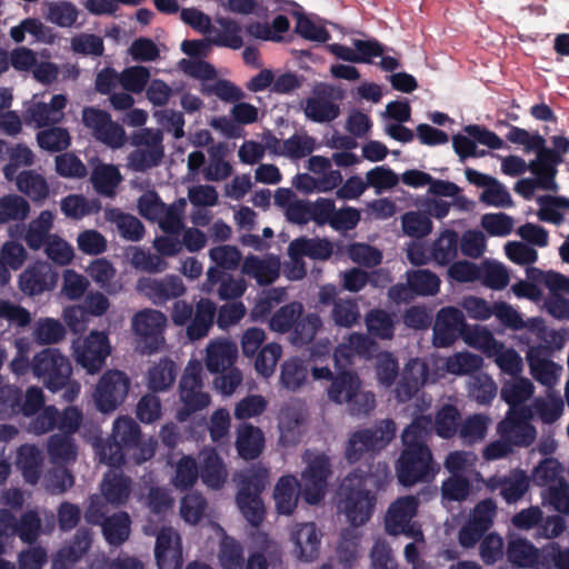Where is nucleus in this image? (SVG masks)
Wrapping results in <instances>:
<instances>
[{
	"mask_svg": "<svg viewBox=\"0 0 569 569\" xmlns=\"http://www.w3.org/2000/svg\"><path fill=\"white\" fill-rule=\"evenodd\" d=\"M360 379L351 370L337 373L328 388V397L336 403H348L352 416L368 415L375 409L376 399L372 392H359Z\"/></svg>",
	"mask_w": 569,
	"mask_h": 569,
	"instance_id": "20e7f679",
	"label": "nucleus"
},
{
	"mask_svg": "<svg viewBox=\"0 0 569 569\" xmlns=\"http://www.w3.org/2000/svg\"><path fill=\"white\" fill-rule=\"evenodd\" d=\"M64 326L53 318H40L33 328V339L38 345H54L66 336Z\"/></svg>",
	"mask_w": 569,
	"mask_h": 569,
	"instance_id": "3c124183",
	"label": "nucleus"
},
{
	"mask_svg": "<svg viewBox=\"0 0 569 569\" xmlns=\"http://www.w3.org/2000/svg\"><path fill=\"white\" fill-rule=\"evenodd\" d=\"M288 251L297 258L308 257L313 260H328L332 256L333 247L327 238L300 237L289 243Z\"/></svg>",
	"mask_w": 569,
	"mask_h": 569,
	"instance_id": "a878e982",
	"label": "nucleus"
},
{
	"mask_svg": "<svg viewBox=\"0 0 569 569\" xmlns=\"http://www.w3.org/2000/svg\"><path fill=\"white\" fill-rule=\"evenodd\" d=\"M533 392V385L526 378L515 377L512 381H506L501 387V399L509 405V409H519L518 405L528 400Z\"/></svg>",
	"mask_w": 569,
	"mask_h": 569,
	"instance_id": "09e8293b",
	"label": "nucleus"
},
{
	"mask_svg": "<svg viewBox=\"0 0 569 569\" xmlns=\"http://www.w3.org/2000/svg\"><path fill=\"white\" fill-rule=\"evenodd\" d=\"M236 449L243 460L257 459L264 449V435L262 430L251 423L239 426L236 439Z\"/></svg>",
	"mask_w": 569,
	"mask_h": 569,
	"instance_id": "412c9836",
	"label": "nucleus"
},
{
	"mask_svg": "<svg viewBox=\"0 0 569 569\" xmlns=\"http://www.w3.org/2000/svg\"><path fill=\"white\" fill-rule=\"evenodd\" d=\"M418 511V500L413 496L398 498L386 513L385 528L391 536L409 532L410 522Z\"/></svg>",
	"mask_w": 569,
	"mask_h": 569,
	"instance_id": "6ab92c4d",
	"label": "nucleus"
},
{
	"mask_svg": "<svg viewBox=\"0 0 569 569\" xmlns=\"http://www.w3.org/2000/svg\"><path fill=\"white\" fill-rule=\"evenodd\" d=\"M41 531V519L36 510L23 512L19 520L14 517L13 536L26 543H33Z\"/></svg>",
	"mask_w": 569,
	"mask_h": 569,
	"instance_id": "4d7b16f0",
	"label": "nucleus"
},
{
	"mask_svg": "<svg viewBox=\"0 0 569 569\" xmlns=\"http://www.w3.org/2000/svg\"><path fill=\"white\" fill-rule=\"evenodd\" d=\"M337 99H341V94H336L333 86L318 83L312 89V97L305 100L303 112L313 122H331L340 114L339 104L335 102Z\"/></svg>",
	"mask_w": 569,
	"mask_h": 569,
	"instance_id": "9b49d317",
	"label": "nucleus"
},
{
	"mask_svg": "<svg viewBox=\"0 0 569 569\" xmlns=\"http://www.w3.org/2000/svg\"><path fill=\"white\" fill-rule=\"evenodd\" d=\"M43 129L37 133V142L43 150L58 152L68 149L71 138L67 129L61 127Z\"/></svg>",
	"mask_w": 569,
	"mask_h": 569,
	"instance_id": "5fc2aeb1",
	"label": "nucleus"
},
{
	"mask_svg": "<svg viewBox=\"0 0 569 569\" xmlns=\"http://www.w3.org/2000/svg\"><path fill=\"white\" fill-rule=\"evenodd\" d=\"M321 327L322 320L318 313H302L289 331L291 345L300 348L311 343Z\"/></svg>",
	"mask_w": 569,
	"mask_h": 569,
	"instance_id": "473e14b6",
	"label": "nucleus"
},
{
	"mask_svg": "<svg viewBox=\"0 0 569 569\" xmlns=\"http://www.w3.org/2000/svg\"><path fill=\"white\" fill-rule=\"evenodd\" d=\"M104 217L109 222L117 226L122 238L130 241H139L143 238L144 226L134 216L122 212L118 208H109L106 209Z\"/></svg>",
	"mask_w": 569,
	"mask_h": 569,
	"instance_id": "c85d7f7f",
	"label": "nucleus"
},
{
	"mask_svg": "<svg viewBox=\"0 0 569 569\" xmlns=\"http://www.w3.org/2000/svg\"><path fill=\"white\" fill-rule=\"evenodd\" d=\"M330 318L337 327L352 328L360 319L357 300L353 298L338 299L331 309Z\"/></svg>",
	"mask_w": 569,
	"mask_h": 569,
	"instance_id": "8fccbe9b",
	"label": "nucleus"
},
{
	"mask_svg": "<svg viewBox=\"0 0 569 569\" xmlns=\"http://www.w3.org/2000/svg\"><path fill=\"white\" fill-rule=\"evenodd\" d=\"M331 475L330 460L326 455L316 456L302 472L301 496L309 505L319 503L326 495Z\"/></svg>",
	"mask_w": 569,
	"mask_h": 569,
	"instance_id": "ddd939ff",
	"label": "nucleus"
},
{
	"mask_svg": "<svg viewBox=\"0 0 569 569\" xmlns=\"http://www.w3.org/2000/svg\"><path fill=\"white\" fill-rule=\"evenodd\" d=\"M77 362L90 375L98 373L106 365L111 353L109 337L103 331H91L83 341L77 346Z\"/></svg>",
	"mask_w": 569,
	"mask_h": 569,
	"instance_id": "f8f14e48",
	"label": "nucleus"
},
{
	"mask_svg": "<svg viewBox=\"0 0 569 569\" xmlns=\"http://www.w3.org/2000/svg\"><path fill=\"white\" fill-rule=\"evenodd\" d=\"M17 462L28 482L36 483L39 480L41 457L34 446H21Z\"/></svg>",
	"mask_w": 569,
	"mask_h": 569,
	"instance_id": "6e6d98bb",
	"label": "nucleus"
},
{
	"mask_svg": "<svg viewBox=\"0 0 569 569\" xmlns=\"http://www.w3.org/2000/svg\"><path fill=\"white\" fill-rule=\"evenodd\" d=\"M542 498L556 511L569 516V483L561 478L559 485H550L542 492Z\"/></svg>",
	"mask_w": 569,
	"mask_h": 569,
	"instance_id": "774afa93",
	"label": "nucleus"
},
{
	"mask_svg": "<svg viewBox=\"0 0 569 569\" xmlns=\"http://www.w3.org/2000/svg\"><path fill=\"white\" fill-rule=\"evenodd\" d=\"M154 557L159 569H181V537L171 528L163 527L157 535Z\"/></svg>",
	"mask_w": 569,
	"mask_h": 569,
	"instance_id": "dca6fc26",
	"label": "nucleus"
},
{
	"mask_svg": "<svg viewBox=\"0 0 569 569\" xmlns=\"http://www.w3.org/2000/svg\"><path fill=\"white\" fill-rule=\"evenodd\" d=\"M138 289L159 306L186 292V287L178 276H167L162 279L143 278L138 281Z\"/></svg>",
	"mask_w": 569,
	"mask_h": 569,
	"instance_id": "a211bd4d",
	"label": "nucleus"
},
{
	"mask_svg": "<svg viewBox=\"0 0 569 569\" xmlns=\"http://www.w3.org/2000/svg\"><path fill=\"white\" fill-rule=\"evenodd\" d=\"M458 232L452 229H445L431 246L432 260L439 266H448L458 256Z\"/></svg>",
	"mask_w": 569,
	"mask_h": 569,
	"instance_id": "7c9ffc66",
	"label": "nucleus"
},
{
	"mask_svg": "<svg viewBox=\"0 0 569 569\" xmlns=\"http://www.w3.org/2000/svg\"><path fill=\"white\" fill-rule=\"evenodd\" d=\"M468 330L463 312L456 307L441 308L433 323L432 341L437 348H447L455 343Z\"/></svg>",
	"mask_w": 569,
	"mask_h": 569,
	"instance_id": "4468645a",
	"label": "nucleus"
},
{
	"mask_svg": "<svg viewBox=\"0 0 569 569\" xmlns=\"http://www.w3.org/2000/svg\"><path fill=\"white\" fill-rule=\"evenodd\" d=\"M202 366L198 360H190L184 368L179 383L180 400L183 403L177 418L186 421L192 413L204 409L210 403V396L202 391Z\"/></svg>",
	"mask_w": 569,
	"mask_h": 569,
	"instance_id": "0eeeda50",
	"label": "nucleus"
},
{
	"mask_svg": "<svg viewBox=\"0 0 569 569\" xmlns=\"http://www.w3.org/2000/svg\"><path fill=\"white\" fill-rule=\"evenodd\" d=\"M497 432L513 447L527 448L537 436L536 428L529 422V411L525 407L509 409L505 419L498 423Z\"/></svg>",
	"mask_w": 569,
	"mask_h": 569,
	"instance_id": "9d476101",
	"label": "nucleus"
},
{
	"mask_svg": "<svg viewBox=\"0 0 569 569\" xmlns=\"http://www.w3.org/2000/svg\"><path fill=\"white\" fill-rule=\"evenodd\" d=\"M431 433L432 418L426 415L416 417L402 431L403 449L395 466L400 485L411 487L435 479L439 467L427 445Z\"/></svg>",
	"mask_w": 569,
	"mask_h": 569,
	"instance_id": "f03ea898",
	"label": "nucleus"
},
{
	"mask_svg": "<svg viewBox=\"0 0 569 569\" xmlns=\"http://www.w3.org/2000/svg\"><path fill=\"white\" fill-rule=\"evenodd\" d=\"M268 477V469L260 466L252 467L241 475L236 502L242 516L253 527L260 526L264 519L266 509L261 493Z\"/></svg>",
	"mask_w": 569,
	"mask_h": 569,
	"instance_id": "7ed1b4c3",
	"label": "nucleus"
},
{
	"mask_svg": "<svg viewBox=\"0 0 569 569\" xmlns=\"http://www.w3.org/2000/svg\"><path fill=\"white\" fill-rule=\"evenodd\" d=\"M217 307L208 298H201L194 308L193 315L187 326V336L191 341L204 338L213 326Z\"/></svg>",
	"mask_w": 569,
	"mask_h": 569,
	"instance_id": "4be33fe9",
	"label": "nucleus"
},
{
	"mask_svg": "<svg viewBox=\"0 0 569 569\" xmlns=\"http://www.w3.org/2000/svg\"><path fill=\"white\" fill-rule=\"evenodd\" d=\"M199 476L200 470L196 459L190 456H184L177 463L172 482L177 489L186 490L196 483Z\"/></svg>",
	"mask_w": 569,
	"mask_h": 569,
	"instance_id": "69168bd1",
	"label": "nucleus"
},
{
	"mask_svg": "<svg viewBox=\"0 0 569 569\" xmlns=\"http://www.w3.org/2000/svg\"><path fill=\"white\" fill-rule=\"evenodd\" d=\"M286 3L292 6L295 9L291 14L296 18L295 32L301 38L325 43L330 39V32L323 27L316 24L305 12L301 7L295 1L287 0Z\"/></svg>",
	"mask_w": 569,
	"mask_h": 569,
	"instance_id": "2f4dec72",
	"label": "nucleus"
},
{
	"mask_svg": "<svg viewBox=\"0 0 569 569\" xmlns=\"http://www.w3.org/2000/svg\"><path fill=\"white\" fill-rule=\"evenodd\" d=\"M402 231L412 238H423L432 230L431 219L420 211H409L401 217Z\"/></svg>",
	"mask_w": 569,
	"mask_h": 569,
	"instance_id": "e2e57ef3",
	"label": "nucleus"
},
{
	"mask_svg": "<svg viewBox=\"0 0 569 569\" xmlns=\"http://www.w3.org/2000/svg\"><path fill=\"white\" fill-rule=\"evenodd\" d=\"M164 156L163 146L137 148L130 152L129 164L136 172H146L157 167Z\"/></svg>",
	"mask_w": 569,
	"mask_h": 569,
	"instance_id": "864d4df0",
	"label": "nucleus"
},
{
	"mask_svg": "<svg viewBox=\"0 0 569 569\" xmlns=\"http://www.w3.org/2000/svg\"><path fill=\"white\" fill-rule=\"evenodd\" d=\"M218 559L222 569H243V547L234 538L226 536L219 547Z\"/></svg>",
	"mask_w": 569,
	"mask_h": 569,
	"instance_id": "603ef678",
	"label": "nucleus"
},
{
	"mask_svg": "<svg viewBox=\"0 0 569 569\" xmlns=\"http://www.w3.org/2000/svg\"><path fill=\"white\" fill-rule=\"evenodd\" d=\"M242 272L254 278L259 283H271L279 274L278 261L263 260L257 256H248L242 263Z\"/></svg>",
	"mask_w": 569,
	"mask_h": 569,
	"instance_id": "e433bc0d",
	"label": "nucleus"
},
{
	"mask_svg": "<svg viewBox=\"0 0 569 569\" xmlns=\"http://www.w3.org/2000/svg\"><path fill=\"white\" fill-rule=\"evenodd\" d=\"M91 533L87 529L77 530L69 546L60 549L53 561L52 569H70L91 547Z\"/></svg>",
	"mask_w": 569,
	"mask_h": 569,
	"instance_id": "aec40b11",
	"label": "nucleus"
},
{
	"mask_svg": "<svg viewBox=\"0 0 569 569\" xmlns=\"http://www.w3.org/2000/svg\"><path fill=\"white\" fill-rule=\"evenodd\" d=\"M80 10L71 1H49L47 3L46 19L60 27L72 28L79 18Z\"/></svg>",
	"mask_w": 569,
	"mask_h": 569,
	"instance_id": "37998d69",
	"label": "nucleus"
},
{
	"mask_svg": "<svg viewBox=\"0 0 569 569\" xmlns=\"http://www.w3.org/2000/svg\"><path fill=\"white\" fill-rule=\"evenodd\" d=\"M58 277L49 263L37 261L19 276V289L30 297L41 295L56 286Z\"/></svg>",
	"mask_w": 569,
	"mask_h": 569,
	"instance_id": "f3484780",
	"label": "nucleus"
},
{
	"mask_svg": "<svg viewBox=\"0 0 569 569\" xmlns=\"http://www.w3.org/2000/svg\"><path fill=\"white\" fill-rule=\"evenodd\" d=\"M166 325L167 317L153 309L141 310L133 317L132 328L143 343V352L153 353L161 348Z\"/></svg>",
	"mask_w": 569,
	"mask_h": 569,
	"instance_id": "1a4fd4ad",
	"label": "nucleus"
},
{
	"mask_svg": "<svg viewBox=\"0 0 569 569\" xmlns=\"http://www.w3.org/2000/svg\"><path fill=\"white\" fill-rule=\"evenodd\" d=\"M461 415L453 405H443L436 413L432 420V430L443 439H450L456 436L460 429Z\"/></svg>",
	"mask_w": 569,
	"mask_h": 569,
	"instance_id": "79ce46f5",
	"label": "nucleus"
},
{
	"mask_svg": "<svg viewBox=\"0 0 569 569\" xmlns=\"http://www.w3.org/2000/svg\"><path fill=\"white\" fill-rule=\"evenodd\" d=\"M217 23L220 29L211 27L210 33H214L210 39L212 44L233 50L242 48L243 39L241 36V27L236 20L230 18H219L217 19Z\"/></svg>",
	"mask_w": 569,
	"mask_h": 569,
	"instance_id": "c756f323",
	"label": "nucleus"
},
{
	"mask_svg": "<svg viewBox=\"0 0 569 569\" xmlns=\"http://www.w3.org/2000/svg\"><path fill=\"white\" fill-rule=\"evenodd\" d=\"M541 569H569V547L551 541L543 546Z\"/></svg>",
	"mask_w": 569,
	"mask_h": 569,
	"instance_id": "338daca9",
	"label": "nucleus"
},
{
	"mask_svg": "<svg viewBox=\"0 0 569 569\" xmlns=\"http://www.w3.org/2000/svg\"><path fill=\"white\" fill-rule=\"evenodd\" d=\"M503 488L500 496L507 503H516L527 493L530 487V478L521 469H512L505 476Z\"/></svg>",
	"mask_w": 569,
	"mask_h": 569,
	"instance_id": "a19ab883",
	"label": "nucleus"
},
{
	"mask_svg": "<svg viewBox=\"0 0 569 569\" xmlns=\"http://www.w3.org/2000/svg\"><path fill=\"white\" fill-rule=\"evenodd\" d=\"M368 332L379 339L393 337L395 325L391 316L382 309H372L366 315Z\"/></svg>",
	"mask_w": 569,
	"mask_h": 569,
	"instance_id": "13d9d810",
	"label": "nucleus"
},
{
	"mask_svg": "<svg viewBox=\"0 0 569 569\" xmlns=\"http://www.w3.org/2000/svg\"><path fill=\"white\" fill-rule=\"evenodd\" d=\"M232 349L227 342H212L207 349L206 367L211 373H220L232 362Z\"/></svg>",
	"mask_w": 569,
	"mask_h": 569,
	"instance_id": "680f3d73",
	"label": "nucleus"
},
{
	"mask_svg": "<svg viewBox=\"0 0 569 569\" xmlns=\"http://www.w3.org/2000/svg\"><path fill=\"white\" fill-rule=\"evenodd\" d=\"M531 376L541 385L552 387L559 376L561 367L552 360L541 358L531 350L528 355Z\"/></svg>",
	"mask_w": 569,
	"mask_h": 569,
	"instance_id": "49530a36",
	"label": "nucleus"
},
{
	"mask_svg": "<svg viewBox=\"0 0 569 569\" xmlns=\"http://www.w3.org/2000/svg\"><path fill=\"white\" fill-rule=\"evenodd\" d=\"M200 477L202 482L212 489H219L226 482L227 470L222 459L214 450H211L203 457Z\"/></svg>",
	"mask_w": 569,
	"mask_h": 569,
	"instance_id": "c9c22d12",
	"label": "nucleus"
},
{
	"mask_svg": "<svg viewBox=\"0 0 569 569\" xmlns=\"http://www.w3.org/2000/svg\"><path fill=\"white\" fill-rule=\"evenodd\" d=\"M140 436V427L132 418L120 417L114 421L111 437L128 449L139 446Z\"/></svg>",
	"mask_w": 569,
	"mask_h": 569,
	"instance_id": "bf43d9fd",
	"label": "nucleus"
},
{
	"mask_svg": "<svg viewBox=\"0 0 569 569\" xmlns=\"http://www.w3.org/2000/svg\"><path fill=\"white\" fill-rule=\"evenodd\" d=\"M462 339L470 347L481 350L488 356L498 355L503 349V343L497 341L489 329L479 325H468V330L463 332Z\"/></svg>",
	"mask_w": 569,
	"mask_h": 569,
	"instance_id": "f704fd0d",
	"label": "nucleus"
},
{
	"mask_svg": "<svg viewBox=\"0 0 569 569\" xmlns=\"http://www.w3.org/2000/svg\"><path fill=\"white\" fill-rule=\"evenodd\" d=\"M19 191L28 196L32 201H42L49 196L47 180L34 170H24L17 177Z\"/></svg>",
	"mask_w": 569,
	"mask_h": 569,
	"instance_id": "58836bf2",
	"label": "nucleus"
},
{
	"mask_svg": "<svg viewBox=\"0 0 569 569\" xmlns=\"http://www.w3.org/2000/svg\"><path fill=\"white\" fill-rule=\"evenodd\" d=\"M132 481L121 471H110L103 477L101 492L107 502L119 507L127 503L131 493Z\"/></svg>",
	"mask_w": 569,
	"mask_h": 569,
	"instance_id": "393cba45",
	"label": "nucleus"
},
{
	"mask_svg": "<svg viewBox=\"0 0 569 569\" xmlns=\"http://www.w3.org/2000/svg\"><path fill=\"white\" fill-rule=\"evenodd\" d=\"M391 479L389 465L370 457L349 472L339 488V509L353 527L363 526L371 518L377 492Z\"/></svg>",
	"mask_w": 569,
	"mask_h": 569,
	"instance_id": "f257e3e1",
	"label": "nucleus"
},
{
	"mask_svg": "<svg viewBox=\"0 0 569 569\" xmlns=\"http://www.w3.org/2000/svg\"><path fill=\"white\" fill-rule=\"evenodd\" d=\"M178 368L170 358H161L148 370V388L153 392H162L170 389L177 378Z\"/></svg>",
	"mask_w": 569,
	"mask_h": 569,
	"instance_id": "cd10ccee",
	"label": "nucleus"
},
{
	"mask_svg": "<svg viewBox=\"0 0 569 569\" xmlns=\"http://www.w3.org/2000/svg\"><path fill=\"white\" fill-rule=\"evenodd\" d=\"M301 485L295 476L287 475L279 478L273 490V499L278 513L289 516L298 505Z\"/></svg>",
	"mask_w": 569,
	"mask_h": 569,
	"instance_id": "5701e85b",
	"label": "nucleus"
},
{
	"mask_svg": "<svg viewBox=\"0 0 569 569\" xmlns=\"http://www.w3.org/2000/svg\"><path fill=\"white\" fill-rule=\"evenodd\" d=\"M406 278L417 297L435 296L439 292L440 278L428 269L409 270Z\"/></svg>",
	"mask_w": 569,
	"mask_h": 569,
	"instance_id": "a18cd8bd",
	"label": "nucleus"
},
{
	"mask_svg": "<svg viewBox=\"0 0 569 569\" xmlns=\"http://www.w3.org/2000/svg\"><path fill=\"white\" fill-rule=\"evenodd\" d=\"M47 451L54 465H68L77 459V446L69 435H51L47 442Z\"/></svg>",
	"mask_w": 569,
	"mask_h": 569,
	"instance_id": "72a5a7b5",
	"label": "nucleus"
},
{
	"mask_svg": "<svg viewBox=\"0 0 569 569\" xmlns=\"http://www.w3.org/2000/svg\"><path fill=\"white\" fill-rule=\"evenodd\" d=\"M29 212L30 204L23 197L11 194L0 198V223L24 220Z\"/></svg>",
	"mask_w": 569,
	"mask_h": 569,
	"instance_id": "052dcab7",
	"label": "nucleus"
},
{
	"mask_svg": "<svg viewBox=\"0 0 569 569\" xmlns=\"http://www.w3.org/2000/svg\"><path fill=\"white\" fill-rule=\"evenodd\" d=\"M305 312L303 305L299 301L289 302L280 307L269 319V327L278 333H289L297 320Z\"/></svg>",
	"mask_w": 569,
	"mask_h": 569,
	"instance_id": "c03bdc74",
	"label": "nucleus"
},
{
	"mask_svg": "<svg viewBox=\"0 0 569 569\" xmlns=\"http://www.w3.org/2000/svg\"><path fill=\"white\" fill-rule=\"evenodd\" d=\"M32 375L51 392L64 389L72 376L68 357L57 348H44L33 356Z\"/></svg>",
	"mask_w": 569,
	"mask_h": 569,
	"instance_id": "39448f33",
	"label": "nucleus"
},
{
	"mask_svg": "<svg viewBox=\"0 0 569 569\" xmlns=\"http://www.w3.org/2000/svg\"><path fill=\"white\" fill-rule=\"evenodd\" d=\"M130 526L129 515L120 511L107 518L102 526V532L110 545L120 546L129 538Z\"/></svg>",
	"mask_w": 569,
	"mask_h": 569,
	"instance_id": "de8ad7c7",
	"label": "nucleus"
},
{
	"mask_svg": "<svg viewBox=\"0 0 569 569\" xmlns=\"http://www.w3.org/2000/svg\"><path fill=\"white\" fill-rule=\"evenodd\" d=\"M130 388L131 379L124 371L107 370L100 377L93 392L97 409L103 413L113 412L124 402Z\"/></svg>",
	"mask_w": 569,
	"mask_h": 569,
	"instance_id": "6e6552de",
	"label": "nucleus"
},
{
	"mask_svg": "<svg viewBox=\"0 0 569 569\" xmlns=\"http://www.w3.org/2000/svg\"><path fill=\"white\" fill-rule=\"evenodd\" d=\"M535 151L537 157L529 161L528 170L540 182L541 190L556 191L558 188L556 182L557 167L563 162V158L553 149L547 148L546 144Z\"/></svg>",
	"mask_w": 569,
	"mask_h": 569,
	"instance_id": "2eb2a0df",
	"label": "nucleus"
},
{
	"mask_svg": "<svg viewBox=\"0 0 569 569\" xmlns=\"http://www.w3.org/2000/svg\"><path fill=\"white\" fill-rule=\"evenodd\" d=\"M396 436V423L385 419L371 428L355 431L346 447V459L350 463L359 461L365 452H379L385 449Z\"/></svg>",
	"mask_w": 569,
	"mask_h": 569,
	"instance_id": "423d86ee",
	"label": "nucleus"
},
{
	"mask_svg": "<svg viewBox=\"0 0 569 569\" xmlns=\"http://www.w3.org/2000/svg\"><path fill=\"white\" fill-rule=\"evenodd\" d=\"M308 371V366L302 359L289 358L281 365L280 382L286 389L296 391L306 383Z\"/></svg>",
	"mask_w": 569,
	"mask_h": 569,
	"instance_id": "ea45409f",
	"label": "nucleus"
},
{
	"mask_svg": "<svg viewBox=\"0 0 569 569\" xmlns=\"http://www.w3.org/2000/svg\"><path fill=\"white\" fill-rule=\"evenodd\" d=\"M543 547L538 549L532 542L523 538L509 541L507 548L508 560L519 568L541 569Z\"/></svg>",
	"mask_w": 569,
	"mask_h": 569,
	"instance_id": "b1692460",
	"label": "nucleus"
},
{
	"mask_svg": "<svg viewBox=\"0 0 569 569\" xmlns=\"http://www.w3.org/2000/svg\"><path fill=\"white\" fill-rule=\"evenodd\" d=\"M52 223L53 216L48 210L42 211L37 219L30 222L24 237L26 243L30 249L38 250L47 246L48 239L53 236L49 233Z\"/></svg>",
	"mask_w": 569,
	"mask_h": 569,
	"instance_id": "4c0bfd02",
	"label": "nucleus"
},
{
	"mask_svg": "<svg viewBox=\"0 0 569 569\" xmlns=\"http://www.w3.org/2000/svg\"><path fill=\"white\" fill-rule=\"evenodd\" d=\"M299 558L305 561H312L319 555L321 538L313 522H306L298 526L292 535Z\"/></svg>",
	"mask_w": 569,
	"mask_h": 569,
	"instance_id": "bb28decb",
	"label": "nucleus"
},
{
	"mask_svg": "<svg viewBox=\"0 0 569 569\" xmlns=\"http://www.w3.org/2000/svg\"><path fill=\"white\" fill-rule=\"evenodd\" d=\"M471 482L465 475H451L441 483V495L449 501H463L471 492Z\"/></svg>",
	"mask_w": 569,
	"mask_h": 569,
	"instance_id": "0e129e2a",
	"label": "nucleus"
}]
</instances>
